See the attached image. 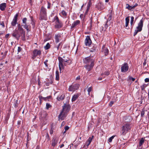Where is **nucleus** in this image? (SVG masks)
Instances as JSON below:
<instances>
[{
    "mask_svg": "<svg viewBox=\"0 0 149 149\" xmlns=\"http://www.w3.org/2000/svg\"><path fill=\"white\" fill-rule=\"evenodd\" d=\"M55 20L56 21V22L59 21V19H58V18L56 16L55 17Z\"/></svg>",
    "mask_w": 149,
    "mask_h": 149,
    "instance_id": "obj_52",
    "label": "nucleus"
},
{
    "mask_svg": "<svg viewBox=\"0 0 149 149\" xmlns=\"http://www.w3.org/2000/svg\"><path fill=\"white\" fill-rule=\"evenodd\" d=\"M51 106L48 103H47L46 104V109H48L49 108H50Z\"/></svg>",
    "mask_w": 149,
    "mask_h": 149,
    "instance_id": "obj_35",
    "label": "nucleus"
},
{
    "mask_svg": "<svg viewBox=\"0 0 149 149\" xmlns=\"http://www.w3.org/2000/svg\"><path fill=\"white\" fill-rule=\"evenodd\" d=\"M115 136H113L111 137L109 139L108 141L109 142H111L112 141V139L114 138Z\"/></svg>",
    "mask_w": 149,
    "mask_h": 149,
    "instance_id": "obj_34",
    "label": "nucleus"
},
{
    "mask_svg": "<svg viewBox=\"0 0 149 149\" xmlns=\"http://www.w3.org/2000/svg\"><path fill=\"white\" fill-rule=\"evenodd\" d=\"M32 58L34 59L37 56H40L41 54V51L40 50H38L37 49H35L33 52Z\"/></svg>",
    "mask_w": 149,
    "mask_h": 149,
    "instance_id": "obj_11",
    "label": "nucleus"
},
{
    "mask_svg": "<svg viewBox=\"0 0 149 149\" xmlns=\"http://www.w3.org/2000/svg\"><path fill=\"white\" fill-rule=\"evenodd\" d=\"M86 64V65H85L84 67L88 71H89L93 68L94 65V63Z\"/></svg>",
    "mask_w": 149,
    "mask_h": 149,
    "instance_id": "obj_12",
    "label": "nucleus"
},
{
    "mask_svg": "<svg viewBox=\"0 0 149 149\" xmlns=\"http://www.w3.org/2000/svg\"><path fill=\"white\" fill-rule=\"evenodd\" d=\"M128 24L125 23V27L127 28L128 27Z\"/></svg>",
    "mask_w": 149,
    "mask_h": 149,
    "instance_id": "obj_63",
    "label": "nucleus"
},
{
    "mask_svg": "<svg viewBox=\"0 0 149 149\" xmlns=\"http://www.w3.org/2000/svg\"><path fill=\"white\" fill-rule=\"evenodd\" d=\"M9 36V34H7L6 35V36H5V37H6V38H8V36Z\"/></svg>",
    "mask_w": 149,
    "mask_h": 149,
    "instance_id": "obj_58",
    "label": "nucleus"
},
{
    "mask_svg": "<svg viewBox=\"0 0 149 149\" xmlns=\"http://www.w3.org/2000/svg\"><path fill=\"white\" fill-rule=\"evenodd\" d=\"M92 89V87H91L89 88L88 89V92L89 95H90V92L91 91Z\"/></svg>",
    "mask_w": 149,
    "mask_h": 149,
    "instance_id": "obj_38",
    "label": "nucleus"
},
{
    "mask_svg": "<svg viewBox=\"0 0 149 149\" xmlns=\"http://www.w3.org/2000/svg\"><path fill=\"white\" fill-rule=\"evenodd\" d=\"M69 129V127L68 126H66L65 127V131H67Z\"/></svg>",
    "mask_w": 149,
    "mask_h": 149,
    "instance_id": "obj_51",
    "label": "nucleus"
},
{
    "mask_svg": "<svg viewBox=\"0 0 149 149\" xmlns=\"http://www.w3.org/2000/svg\"><path fill=\"white\" fill-rule=\"evenodd\" d=\"M1 25L3 27L5 26L3 22H2L1 23Z\"/></svg>",
    "mask_w": 149,
    "mask_h": 149,
    "instance_id": "obj_54",
    "label": "nucleus"
},
{
    "mask_svg": "<svg viewBox=\"0 0 149 149\" xmlns=\"http://www.w3.org/2000/svg\"><path fill=\"white\" fill-rule=\"evenodd\" d=\"M27 21V19L26 18H24L22 19V22L24 24H26V22Z\"/></svg>",
    "mask_w": 149,
    "mask_h": 149,
    "instance_id": "obj_36",
    "label": "nucleus"
},
{
    "mask_svg": "<svg viewBox=\"0 0 149 149\" xmlns=\"http://www.w3.org/2000/svg\"><path fill=\"white\" fill-rule=\"evenodd\" d=\"M80 79V76H79L76 78V80H79Z\"/></svg>",
    "mask_w": 149,
    "mask_h": 149,
    "instance_id": "obj_57",
    "label": "nucleus"
},
{
    "mask_svg": "<svg viewBox=\"0 0 149 149\" xmlns=\"http://www.w3.org/2000/svg\"><path fill=\"white\" fill-rule=\"evenodd\" d=\"M64 146V145L63 144L60 146V148H61L63 147Z\"/></svg>",
    "mask_w": 149,
    "mask_h": 149,
    "instance_id": "obj_61",
    "label": "nucleus"
},
{
    "mask_svg": "<svg viewBox=\"0 0 149 149\" xmlns=\"http://www.w3.org/2000/svg\"><path fill=\"white\" fill-rule=\"evenodd\" d=\"M21 50H22L21 48L20 47H18V49H17V51H18V52H20Z\"/></svg>",
    "mask_w": 149,
    "mask_h": 149,
    "instance_id": "obj_43",
    "label": "nucleus"
},
{
    "mask_svg": "<svg viewBox=\"0 0 149 149\" xmlns=\"http://www.w3.org/2000/svg\"><path fill=\"white\" fill-rule=\"evenodd\" d=\"M146 86V84L143 85L141 86V88L142 90H143L145 87Z\"/></svg>",
    "mask_w": 149,
    "mask_h": 149,
    "instance_id": "obj_39",
    "label": "nucleus"
},
{
    "mask_svg": "<svg viewBox=\"0 0 149 149\" xmlns=\"http://www.w3.org/2000/svg\"><path fill=\"white\" fill-rule=\"evenodd\" d=\"M134 17H133L132 16L131 17V21H130V24L131 25H132L133 24V23L134 21Z\"/></svg>",
    "mask_w": 149,
    "mask_h": 149,
    "instance_id": "obj_37",
    "label": "nucleus"
},
{
    "mask_svg": "<svg viewBox=\"0 0 149 149\" xmlns=\"http://www.w3.org/2000/svg\"><path fill=\"white\" fill-rule=\"evenodd\" d=\"M80 23V21L79 20H77L74 21V23L72 24L71 27L72 28H73L75 26L79 24Z\"/></svg>",
    "mask_w": 149,
    "mask_h": 149,
    "instance_id": "obj_17",
    "label": "nucleus"
},
{
    "mask_svg": "<svg viewBox=\"0 0 149 149\" xmlns=\"http://www.w3.org/2000/svg\"><path fill=\"white\" fill-rule=\"evenodd\" d=\"M104 74L106 75H108L109 74V72H105Z\"/></svg>",
    "mask_w": 149,
    "mask_h": 149,
    "instance_id": "obj_46",
    "label": "nucleus"
},
{
    "mask_svg": "<svg viewBox=\"0 0 149 149\" xmlns=\"http://www.w3.org/2000/svg\"><path fill=\"white\" fill-rule=\"evenodd\" d=\"M58 140V139L56 137H54L52 141V145L53 146H55L57 144Z\"/></svg>",
    "mask_w": 149,
    "mask_h": 149,
    "instance_id": "obj_14",
    "label": "nucleus"
},
{
    "mask_svg": "<svg viewBox=\"0 0 149 149\" xmlns=\"http://www.w3.org/2000/svg\"><path fill=\"white\" fill-rule=\"evenodd\" d=\"M144 141L143 138H141L139 143V146H141L143 144V143H144Z\"/></svg>",
    "mask_w": 149,
    "mask_h": 149,
    "instance_id": "obj_28",
    "label": "nucleus"
},
{
    "mask_svg": "<svg viewBox=\"0 0 149 149\" xmlns=\"http://www.w3.org/2000/svg\"><path fill=\"white\" fill-rule=\"evenodd\" d=\"M16 104H15V105L16 106V107H17V104H18V103H17L18 100H17L16 101Z\"/></svg>",
    "mask_w": 149,
    "mask_h": 149,
    "instance_id": "obj_56",
    "label": "nucleus"
},
{
    "mask_svg": "<svg viewBox=\"0 0 149 149\" xmlns=\"http://www.w3.org/2000/svg\"><path fill=\"white\" fill-rule=\"evenodd\" d=\"M59 72L57 71L56 72V80H58L59 79Z\"/></svg>",
    "mask_w": 149,
    "mask_h": 149,
    "instance_id": "obj_27",
    "label": "nucleus"
},
{
    "mask_svg": "<svg viewBox=\"0 0 149 149\" xmlns=\"http://www.w3.org/2000/svg\"><path fill=\"white\" fill-rule=\"evenodd\" d=\"M42 137H41L44 142H45L46 140L48 141L49 140V136L47 132H44V133H42Z\"/></svg>",
    "mask_w": 149,
    "mask_h": 149,
    "instance_id": "obj_10",
    "label": "nucleus"
},
{
    "mask_svg": "<svg viewBox=\"0 0 149 149\" xmlns=\"http://www.w3.org/2000/svg\"><path fill=\"white\" fill-rule=\"evenodd\" d=\"M18 16V15L17 14L15 15L14 18L13 19L11 22V25L12 26H14L16 24L17 21Z\"/></svg>",
    "mask_w": 149,
    "mask_h": 149,
    "instance_id": "obj_15",
    "label": "nucleus"
},
{
    "mask_svg": "<svg viewBox=\"0 0 149 149\" xmlns=\"http://www.w3.org/2000/svg\"><path fill=\"white\" fill-rule=\"evenodd\" d=\"M143 19H141L139 22L138 24V26L136 27L137 30H135L134 33V36H135L139 32H140L141 31L143 25Z\"/></svg>",
    "mask_w": 149,
    "mask_h": 149,
    "instance_id": "obj_6",
    "label": "nucleus"
},
{
    "mask_svg": "<svg viewBox=\"0 0 149 149\" xmlns=\"http://www.w3.org/2000/svg\"><path fill=\"white\" fill-rule=\"evenodd\" d=\"M126 8L130 10H131L132 9H134L133 6H130L128 4H126Z\"/></svg>",
    "mask_w": 149,
    "mask_h": 149,
    "instance_id": "obj_26",
    "label": "nucleus"
},
{
    "mask_svg": "<svg viewBox=\"0 0 149 149\" xmlns=\"http://www.w3.org/2000/svg\"><path fill=\"white\" fill-rule=\"evenodd\" d=\"M62 26V24L59 21L56 22L55 25V27L57 28H60Z\"/></svg>",
    "mask_w": 149,
    "mask_h": 149,
    "instance_id": "obj_20",
    "label": "nucleus"
},
{
    "mask_svg": "<svg viewBox=\"0 0 149 149\" xmlns=\"http://www.w3.org/2000/svg\"><path fill=\"white\" fill-rule=\"evenodd\" d=\"M61 43H59L58 45L56 46V47L57 48V50H58V49L59 48L60 46L61 45Z\"/></svg>",
    "mask_w": 149,
    "mask_h": 149,
    "instance_id": "obj_42",
    "label": "nucleus"
},
{
    "mask_svg": "<svg viewBox=\"0 0 149 149\" xmlns=\"http://www.w3.org/2000/svg\"><path fill=\"white\" fill-rule=\"evenodd\" d=\"M22 26H23L24 28L25 29H27L29 28V26L27 24H26L22 25Z\"/></svg>",
    "mask_w": 149,
    "mask_h": 149,
    "instance_id": "obj_30",
    "label": "nucleus"
},
{
    "mask_svg": "<svg viewBox=\"0 0 149 149\" xmlns=\"http://www.w3.org/2000/svg\"><path fill=\"white\" fill-rule=\"evenodd\" d=\"M70 106L67 105L65 104L63 107L62 111L58 116L59 120H63L67 116V113L70 109Z\"/></svg>",
    "mask_w": 149,
    "mask_h": 149,
    "instance_id": "obj_2",
    "label": "nucleus"
},
{
    "mask_svg": "<svg viewBox=\"0 0 149 149\" xmlns=\"http://www.w3.org/2000/svg\"><path fill=\"white\" fill-rule=\"evenodd\" d=\"M38 85L39 86H40V85L41 82L40 81V80L39 78H38Z\"/></svg>",
    "mask_w": 149,
    "mask_h": 149,
    "instance_id": "obj_44",
    "label": "nucleus"
},
{
    "mask_svg": "<svg viewBox=\"0 0 149 149\" xmlns=\"http://www.w3.org/2000/svg\"><path fill=\"white\" fill-rule=\"evenodd\" d=\"M51 96H47L46 97H43L42 96H40L39 98L40 100H41L42 99L43 100L45 101H46L47 100L50 98Z\"/></svg>",
    "mask_w": 149,
    "mask_h": 149,
    "instance_id": "obj_21",
    "label": "nucleus"
},
{
    "mask_svg": "<svg viewBox=\"0 0 149 149\" xmlns=\"http://www.w3.org/2000/svg\"><path fill=\"white\" fill-rule=\"evenodd\" d=\"M79 86L78 84H72L69 86L68 91H74L79 88Z\"/></svg>",
    "mask_w": 149,
    "mask_h": 149,
    "instance_id": "obj_8",
    "label": "nucleus"
},
{
    "mask_svg": "<svg viewBox=\"0 0 149 149\" xmlns=\"http://www.w3.org/2000/svg\"><path fill=\"white\" fill-rule=\"evenodd\" d=\"M48 80L49 81L46 83V85L48 86L49 85V84H52L53 83V79L52 77H50L49 79H47V81Z\"/></svg>",
    "mask_w": 149,
    "mask_h": 149,
    "instance_id": "obj_19",
    "label": "nucleus"
},
{
    "mask_svg": "<svg viewBox=\"0 0 149 149\" xmlns=\"http://www.w3.org/2000/svg\"><path fill=\"white\" fill-rule=\"evenodd\" d=\"M53 130L52 129V128L50 130V133L52 134H53Z\"/></svg>",
    "mask_w": 149,
    "mask_h": 149,
    "instance_id": "obj_53",
    "label": "nucleus"
},
{
    "mask_svg": "<svg viewBox=\"0 0 149 149\" xmlns=\"http://www.w3.org/2000/svg\"><path fill=\"white\" fill-rule=\"evenodd\" d=\"M65 122L64 121H63V122L61 124V125H65Z\"/></svg>",
    "mask_w": 149,
    "mask_h": 149,
    "instance_id": "obj_60",
    "label": "nucleus"
},
{
    "mask_svg": "<svg viewBox=\"0 0 149 149\" xmlns=\"http://www.w3.org/2000/svg\"><path fill=\"white\" fill-rule=\"evenodd\" d=\"M27 30V31H28V32L29 31H30V29H29V28H28V29H26Z\"/></svg>",
    "mask_w": 149,
    "mask_h": 149,
    "instance_id": "obj_64",
    "label": "nucleus"
},
{
    "mask_svg": "<svg viewBox=\"0 0 149 149\" xmlns=\"http://www.w3.org/2000/svg\"><path fill=\"white\" fill-rule=\"evenodd\" d=\"M88 6H89V7H90L91 5V4L89 2H88Z\"/></svg>",
    "mask_w": 149,
    "mask_h": 149,
    "instance_id": "obj_62",
    "label": "nucleus"
},
{
    "mask_svg": "<svg viewBox=\"0 0 149 149\" xmlns=\"http://www.w3.org/2000/svg\"><path fill=\"white\" fill-rule=\"evenodd\" d=\"M130 17L129 16L127 17L126 18H125V21H126V23H125L128 24L129 22V19Z\"/></svg>",
    "mask_w": 149,
    "mask_h": 149,
    "instance_id": "obj_33",
    "label": "nucleus"
},
{
    "mask_svg": "<svg viewBox=\"0 0 149 149\" xmlns=\"http://www.w3.org/2000/svg\"><path fill=\"white\" fill-rule=\"evenodd\" d=\"M96 7L98 10H103L104 9L103 5L101 3H98L97 5H96Z\"/></svg>",
    "mask_w": 149,
    "mask_h": 149,
    "instance_id": "obj_16",
    "label": "nucleus"
},
{
    "mask_svg": "<svg viewBox=\"0 0 149 149\" xmlns=\"http://www.w3.org/2000/svg\"><path fill=\"white\" fill-rule=\"evenodd\" d=\"M25 31L20 24H18L17 28L13 31L12 35L17 40H19L20 37L22 40H26Z\"/></svg>",
    "mask_w": 149,
    "mask_h": 149,
    "instance_id": "obj_1",
    "label": "nucleus"
},
{
    "mask_svg": "<svg viewBox=\"0 0 149 149\" xmlns=\"http://www.w3.org/2000/svg\"><path fill=\"white\" fill-rule=\"evenodd\" d=\"M58 59L59 61V68L60 70L61 71V69H64V68L63 64L65 65H66L67 64L66 63L69 61V59L68 57L63 56V58L61 57H58Z\"/></svg>",
    "mask_w": 149,
    "mask_h": 149,
    "instance_id": "obj_3",
    "label": "nucleus"
},
{
    "mask_svg": "<svg viewBox=\"0 0 149 149\" xmlns=\"http://www.w3.org/2000/svg\"><path fill=\"white\" fill-rule=\"evenodd\" d=\"M83 61L84 63L85 64L94 63V59L91 56L85 58L83 59Z\"/></svg>",
    "mask_w": 149,
    "mask_h": 149,
    "instance_id": "obj_7",
    "label": "nucleus"
},
{
    "mask_svg": "<svg viewBox=\"0 0 149 149\" xmlns=\"http://www.w3.org/2000/svg\"><path fill=\"white\" fill-rule=\"evenodd\" d=\"M102 52H104L105 56H107L108 54L109 51L107 48H105L104 49H103V50L102 51Z\"/></svg>",
    "mask_w": 149,
    "mask_h": 149,
    "instance_id": "obj_25",
    "label": "nucleus"
},
{
    "mask_svg": "<svg viewBox=\"0 0 149 149\" xmlns=\"http://www.w3.org/2000/svg\"><path fill=\"white\" fill-rule=\"evenodd\" d=\"M47 14L46 9L43 7H42L40 12L39 19L46 20L47 18Z\"/></svg>",
    "mask_w": 149,
    "mask_h": 149,
    "instance_id": "obj_4",
    "label": "nucleus"
},
{
    "mask_svg": "<svg viewBox=\"0 0 149 149\" xmlns=\"http://www.w3.org/2000/svg\"><path fill=\"white\" fill-rule=\"evenodd\" d=\"M50 45L49 43H47L44 47V48L45 49H48L50 48Z\"/></svg>",
    "mask_w": 149,
    "mask_h": 149,
    "instance_id": "obj_29",
    "label": "nucleus"
},
{
    "mask_svg": "<svg viewBox=\"0 0 149 149\" xmlns=\"http://www.w3.org/2000/svg\"><path fill=\"white\" fill-rule=\"evenodd\" d=\"M65 97V95L64 94H62L60 96H58L57 97V100L58 101L63 100Z\"/></svg>",
    "mask_w": 149,
    "mask_h": 149,
    "instance_id": "obj_22",
    "label": "nucleus"
},
{
    "mask_svg": "<svg viewBox=\"0 0 149 149\" xmlns=\"http://www.w3.org/2000/svg\"><path fill=\"white\" fill-rule=\"evenodd\" d=\"M90 143L88 142V141H87V142H86V146H88L90 145Z\"/></svg>",
    "mask_w": 149,
    "mask_h": 149,
    "instance_id": "obj_55",
    "label": "nucleus"
},
{
    "mask_svg": "<svg viewBox=\"0 0 149 149\" xmlns=\"http://www.w3.org/2000/svg\"><path fill=\"white\" fill-rule=\"evenodd\" d=\"M78 95L77 94L74 95L72 97V102L74 101L78 97Z\"/></svg>",
    "mask_w": 149,
    "mask_h": 149,
    "instance_id": "obj_24",
    "label": "nucleus"
},
{
    "mask_svg": "<svg viewBox=\"0 0 149 149\" xmlns=\"http://www.w3.org/2000/svg\"><path fill=\"white\" fill-rule=\"evenodd\" d=\"M48 62L47 60H46L44 62V63L46 67H48V65L47 64V62Z\"/></svg>",
    "mask_w": 149,
    "mask_h": 149,
    "instance_id": "obj_41",
    "label": "nucleus"
},
{
    "mask_svg": "<svg viewBox=\"0 0 149 149\" xmlns=\"http://www.w3.org/2000/svg\"><path fill=\"white\" fill-rule=\"evenodd\" d=\"M130 125L128 123H126L123 125L120 131L121 135H125L127 131L130 130Z\"/></svg>",
    "mask_w": 149,
    "mask_h": 149,
    "instance_id": "obj_5",
    "label": "nucleus"
},
{
    "mask_svg": "<svg viewBox=\"0 0 149 149\" xmlns=\"http://www.w3.org/2000/svg\"><path fill=\"white\" fill-rule=\"evenodd\" d=\"M145 81L146 82H149V78H146L145 79Z\"/></svg>",
    "mask_w": 149,
    "mask_h": 149,
    "instance_id": "obj_45",
    "label": "nucleus"
},
{
    "mask_svg": "<svg viewBox=\"0 0 149 149\" xmlns=\"http://www.w3.org/2000/svg\"><path fill=\"white\" fill-rule=\"evenodd\" d=\"M144 114H145V112H144V111H143V110L141 112V117H143V116H144Z\"/></svg>",
    "mask_w": 149,
    "mask_h": 149,
    "instance_id": "obj_40",
    "label": "nucleus"
},
{
    "mask_svg": "<svg viewBox=\"0 0 149 149\" xmlns=\"http://www.w3.org/2000/svg\"><path fill=\"white\" fill-rule=\"evenodd\" d=\"M129 79H130V80H132V81H134L135 80V78L132 77H130Z\"/></svg>",
    "mask_w": 149,
    "mask_h": 149,
    "instance_id": "obj_48",
    "label": "nucleus"
},
{
    "mask_svg": "<svg viewBox=\"0 0 149 149\" xmlns=\"http://www.w3.org/2000/svg\"><path fill=\"white\" fill-rule=\"evenodd\" d=\"M113 103L114 102L113 101H111V102H110L109 105L111 107L112 106L113 104Z\"/></svg>",
    "mask_w": 149,
    "mask_h": 149,
    "instance_id": "obj_47",
    "label": "nucleus"
},
{
    "mask_svg": "<svg viewBox=\"0 0 149 149\" xmlns=\"http://www.w3.org/2000/svg\"><path fill=\"white\" fill-rule=\"evenodd\" d=\"M129 66L128 64L126 63L122 65L121 67V71L123 72H125L128 70Z\"/></svg>",
    "mask_w": 149,
    "mask_h": 149,
    "instance_id": "obj_9",
    "label": "nucleus"
},
{
    "mask_svg": "<svg viewBox=\"0 0 149 149\" xmlns=\"http://www.w3.org/2000/svg\"><path fill=\"white\" fill-rule=\"evenodd\" d=\"M6 6V3H3L0 4V9L2 11L5 10V8Z\"/></svg>",
    "mask_w": 149,
    "mask_h": 149,
    "instance_id": "obj_18",
    "label": "nucleus"
},
{
    "mask_svg": "<svg viewBox=\"0 0 149 149\" xmlns=\"http://www.w3.org/2000/svg\"><path fill=\"white\" fill-rule=\"evenodd\" d=\"M92 43L91 40L90 39L89 36H88L86 38L85 41V43L86 46H89Z\"/></svg>",
    "mask_w": 149,
    "mask_h": 149,
    "instance_id": "obj_13",
    "label": "nucleus"
},
{
    "mask_svg": "<svg viewBox=\"0 0 149 149\" xmlns=\"http://www.w3.org/2000/svg\"><path fill=\"white\" fill-rule=\"evenodd\" d=\"M146 59H145L144 61V63H143V66H145L146 63Z\"/></svg>",
    "mask_w": 149,
    "mask_h": 149,
    "instance_id": "obj_50",
    "label": "nucleus"
},
{
    "mask_svg": "<svg viewBox=\"0 0 149 149\" xmlns=\"http://www.w3.org/2000/svg\"><path fill=\"white\" fill-rule=\"evenodd\" d=\"M61 36L60 35H57L55 36V42L56 43L59 42V38H60Z\"/></svg>",
    "mask_w": 149,
    "mask_h": 149,
    "instance_id": "obj_23",
    "label": "nucleus"
},
{
    "mask_svg": "<svg viewBox=\"0 0 149 149\" xmlns=\"http://www.w3.org/2000/svg\"><path fill=\"white\" fill-rule=\"evenodd\" d=\"M95 48H93V49H92L91 50H90V52H93L95 51Z\"/></svg>",
    "mask_w": 149,
    "mask_h": 149,
    "instance_id": "obj_49",
    "label": "nucleus"
},
{
    "mask_svg": "<svg viewBox=\"0 0 149 149\" xmlns=\"http://www.w3.org/2000/svg\"><path fill=\"white\" fill-rule=\"evenodd\" d=\"M93 137H94V136H92L91 137H89L88 139V140L87 141H88V142L91 143V142L92 141V140Z\"/></svg>",
    "mask_w": 149,
    "mask_h": 149,
    "instance_id": "obj_31",
    "label": "nucleus"
},
{
    "mask_svg": "<svg viewBox=\"0 0 149 149\" xmlns=\"http://www.w3.org/2000/svg\"><path fill=\"white\" fill-rule=\"evenodd\" d=\"M137 5L138 4L137 3H136L135 5L133 6V8H134L135 7L137 6Z\"/></svg>",
    "mask_w": 149,
    "mask_h": 149,
    "instance_id": "obj_59",
    "label": "nucleus"
},
{
    "mask_svg": "<svg viewBox=\"0 0 149 149\" xmlns=\"http://www.w3.org/2000/svg\"><path fill=\"white\" fill-rule=\"evenodd\" d=\"M61 13L64 17H65L67 15V13L64 10L62 11Z\"/></svg>",
    "mask_w": 149,
    "mask_h": 149,
    "instance_id": "obj_32",
    "label": "nucleus"
}]
</instances>
